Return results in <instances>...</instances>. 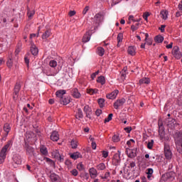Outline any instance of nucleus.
Instances as JSON below:
<instances>
[{
  "instance_id": "a878e982",
  "label": "nucleus",
  "mask_w": 182,
  "mask_h": 182,
  "mask_svg": "<svg viewBox=\"0 0 182 182\" xmlns=\"http://www.w3.org/2000/svg\"><path fill=\"white\" fill-rule=\"evenodd\" d=\"M127 52L131 56H134V55H136V49L134 46H129Z\"/></svg>"
},
{
  "instance_id": "052dcab7",
  "label": "nucleus",
  "mask_w": 182,
  "mask_h": 182,
  "mask_svg": "<svg viewBox=\"0 0 182 182\" xmlns=\"http://www.w3.org/2000/svg\"><path fill=\"white\" fill-rule=\"evenodd\" d=\"M102 113V109H97V110L95 111V114H96V116H97V117L100 116V114H101Z\"/></svg>"
},
{
  "instance_id": "473e14b6",
  "label": "nucleus",
  "mask_w": 182,
  "mask_h": 182,
  "mask_svg": "<svg viewBox=\"0 0 182 182\" xmlns=\"http://www.w3.org/2000/svg\"><path fill=\"white\" fill-rule=\"evenodd\" d=\"M159 134L161 137H164V128L163 127V124L159 125Z\"/></svg>"
},
{
  "instance_id": "58836bf2",
  "label": "nucleus",
  "mask_w": 182,
  "mask_h": 182,
  "mask_svg": "<svg viewBox=\"0 0 182 182\" xmlns=\"http://www.w3.org/2000/svg\"><path fill=\"white\" fill-rule=\"evenodd\" d=\"M0 158L2 159H6V151L1 149L0 152Z\"/></svg>"
},
{
  "instance_id": "ddd939ff",
  "label": "nucleus",
  "mask_w": 182,
  "mask_h": 182,
  "mask_svg": "<svg viewBox=\"0 0 182 182\" xmlns=\"http://www.w3.org/2000/svg\"><path fill=\"white\" fill-rule=\"evenodd\" d=\"M71 95L75 99H79V98H80V96H82V95H80V92H79V90H77V88H73L71 90Z\"/></svg>"
},
{
  "instance_id": "338daca9",
  "label": "nucleus",
  "mask_w": 182,
  "mask_h": 182,
  "mask_svg": "<svg viewBox=\"0 0 182 182\" xmlns=\"http://www.w3.org/2000/svg\"><path fill=\"white\" fill-rule=\"evenodd\" d=\"M34 135L35 134H33V132L27 133V136L28 137V139H31V137H33Z\"/></svg>"
},
{
  "instance_id": "a18cd8bd",
  "label": "nucleus",
  "mask_w": 182,
  "mask_h": 182,
  "mask_svg": "<svg viewBox=\"0 0 182 182\" xmlns=\"http://www.w3.org/2000/svg\"><path fill=\"white\" fill-rule=\"evenodd\" d=\"M113 119V114H109L107 119H105L104 123H109Z\"/></svg>"
},
{
  "instance_id": "cd10ccee",
  "label": "nucleus",
  "mask_w": 182,
  "mask_h": 182,
  "mask_svg": "<svg viewBox=\"0 0 182 182\" xmlns=\"http://www.w3.org/2000/svg\"><path fill=\"white\" fill-rule=\"evenodd\" d=\"M97 54L100 56H103L105 55V48L102 47L97 48Z\"/></svg>"
},
{
  "instance_id": "e2e57ef3",
  "label": "nucleus",
  "mask_w": 182,
  "mask_h": 182,
  "mask_svg": "<svg viewBox=\"0 0 182 182\" xmlns=\"http://www.w3.org/2000/svg\"><path fill=\"white\" fill-rule=\"evenodd\" d=\"M131 29L133 32H134V31H137L139 29V27L134 26V25H132L131 26Z\"/></svg>"
},
{
  "instance_id": "6e6552de",
  "label": "nucleus",
  "mask_w": 182,
  "mask_h": 182,
  "mask_svg": "<svg viewBox=\"0 0 182 182\" xmlns=\"http://www.w3.org/2000/svg\"><path fill=\"white\" fill-rule=\"evenodd\" d=\"M126 103V99L122 98L120 100H117L114 103V107L116 109V110H119V107L121 106H123Z\"/></svg>"
},
{
  "instance_id": "20e7f679",
  "label": "nucleus",
  "mask_w": 182,
  "mask_h": 182,
  "mask_svg": "<svg viewBox=\"0 0 182 182\" xmlns=\"http://www.w3.org/2000/svg\"><path fill=\"white\" fill-rule=\"evenodd\" d=\"M164 154L166 160H171L173 153L171 152V149H170V145L167 144H164Z\"/></svg>"
},
{
  "instance_id": "4be33fe9",
  "label": "nucleus",
  "mask_w": 182,
  "mask_h": 182,
  "mask_svg": "<svg viewBox=\"0 0 182 182\" xmlns=\"http://www.w3.org/2000/svg\"><path fill=\"white\" fill-rule=\"evenodd\" d=\"M76 119L78 120H80V119H83V112L82 111V109L78 108L77 113L75 114Z\"/></svg>"
},
{
  "instance_id": "4d7b16f0",
  "label": "nucleus",
  "mask_w": 182,
  "mask_h": 182,
  "mask_svg": "<svg viewBox=\"0 0 182 182\" xmlns=\"http://www.w3.org/2000/svg\"><path fill=\"white\" fill-rule=\"evenodd\" d=\"M70 173H71V174H72L73 176H75V177H76V176H77V174H78L77 170H76V169L72 170V171H70Z\"/></svg>"
},
{
  "instance_id": "f704fd0d",
  "label": "nucleus",
  "mask_w": 182,
  "mask_h": 182,
  "mask_svg": "<svg viewBox=\"0 0 182 182\" xmlns=\"http://www.w3.org/2000/svg\"><path fill=\"white\" fill-rule=\"evenodd\" d=\"M120 141V136L119 134H114L112 136V141L114 143H119Z\"/></svg>"
},
{
  "instance_id": "dca6fc26",
  "label": "nucleus",
  "mask_w": 182,
  "mask_h": 182,
  "mask_svg": "<svg viewBox=\"0 0 182 182\" xmlns=\"http://www.w3.org/2000/svg\"><path fill=\"white\" fill-rule=\"evenodd\" d=\"M92 36V33L90 32L87 31L82 37V42L84 43H86L87 42H89L90 41V37Z\"/></svg>"
},
{
  "instance_id": "6e6d98bb",
  "label": "nucleus",
  "mask_w": 182,
  "mask_h": 182,
  "mask_svg": "<svg viewBox=\"0 0 182 182\" xmlns=\"http://www.w3.org/2000/svg\"><path fill=\"white\" fill-rule=\"evenodd\" d=\"M134 167H136V162L132 161L129 164V166H128V168H134Z\"/></svg>"
},
{
  "instance_id": "423d86ee",
  "label": "nucleus",
  "mask_w": 182,
  "mask_h": 182,
  "mask_svg": "<svg viewBox=\"0 0 182 182\" xmlns=\"http://www.w3.org/2000/svg\"><path fill=\"white\" fill-rule=\"evenodd\" d=\"M120 161V151H118V153L115 154L112 158V164L113 166H119Z\"/></svg>"
},
{
  "instance_id": "9b49d317",
  "label": "nucleus",
  "mask_w": 182,
  "mask_h": 182,
  "mask_svg": "<svg viewBox=\"0 0 182 182\" xmlns=\"http://www.w3.org/2000/svg\"><path fill=\"white\" fill-rule=\"evenodd\" d=\"M21 90V84L16 83L14 87V99H18V95Z\"/></svg>"
},
{
  "instance_id": "a211bd4d",
  "label": "nucleus",
  "mask_w": 182,
  "mask_h": 182,
  "mask_svg": "<svg viewBox=\"0 0 182 182\" xmlns=\"http://www.w3.org/2000/svg\"><path fill=\"white\" fill-rule=\"evenodd\" d=\"M31 52L32 55H33V56H36V55H38V53H39V50L38 49V47L35 46V44H31Z\"/></svg>"
},
{
  "instance_id": "2f4dec72",
  "label": "nucleus",
  "mask_w": 182,
  "mask_h": 182,
  "mask_svg": "<svg viewBox=\"0 0 182 182\" xmlns=\"http://www.w3.org/2000/svg\"><path fill=\"white\" fill-rule=\"evenodd\" d=\"M170 177H171V173H166L162 175L161 178L164 181H167Z\"/></svg>"
},
{
  "instance_id": "c85d7f7f",
  "label": "nucleus",
  "mask_w": 182,
  "mask_h": 182,
  "mask_svg": "<svg viewBox=\"0 0 182 182\" xmlns=\"http://www.w3.org/2000/svg\"><path fill=\"white\" fill-rule=\"evenodd\" d=\"M50 178L53 182H56L59 179V176L56 173H51L50 175Z\"/></svg>"
},
{
  "instance_id": "774afa93",
  "label": "nucleus",
  "mask_w": 182,
  "mask_h": 182,
  "mask_svg": "<svg viewBox=\"0 0 182 182\" xmlns=\"http://www.w3.org/2000/svg\"><path fill=\"white\" fill-rule=\"evenodd\" d=\"M178 9H179V11H182V0L181 1L178 6Z\"/></svg>"
},
{
  "instance_id": "0eeeda50",
  "label": "nucleus",
  "mask_w": 182,
  "mask_h": 182,
  "mask_svg": "<svg viewBox=\"0 0 182 182\" xmlns=\"http://www.w3.org/2000/svg\"><path fill=\"white\" fill-rule=\"evenodd\" d=\"M172 55H173L176 59H181V52H180L179 48L178 46L173 47L172 50Z\"/></svg>"
},
{
  "instance_id": "4c0bfd02",
  "label": "nucleus",
  "mask_w": 182,
  "mask_h": 182,
  "mask_svg": "<svg viewBox=\"0 0 182 182\" xmlns=\"http://www.w3.org/2000/svg\"><path fill=\"white\" fill-rule=\"evenodd\" d=\"M98 104L101 109L105 107V99H103V98L98 99Z\"/></svg>"
},
{
  "instance_id": "69168bd1",
  "label": "nucleus",
  "mask_w": 182,
  "mask_h": 182,
  "mask_svg": "<svg viewBox=\"0 0 182 182\" xmlns=\"http://www.w3.org/2000/svg\"><path fill=\"white\" fill-rule=\"evenodd\" d=\"M124 130L127 133H130L132 132V127H125Z\"/></svg>"
},
{
  "instance_id": "4468645a",
  "label": "nucleus",
  "mask_w": 182,
  "mask_h": 182,
  "mask_svg": "<svg viewBox=\"0 0 182 182\" xmlns=\"http://www.w3.org/2000/svg\"><path fill=\"white\" fill-rule=\"evenodd\" d=\"M127 154L129 159H134L136 156H137V154L136 153V150L134 149H128L127 151Z\"/></svg>"
},
{
  "instance_id": "6ab92c4d",
  "label": "nucleus",
  "mask_w": 182,
  "mask_h": 182,
  "mask_svg": "<svg viewBox=\"0 0 182 182\" xmlns=\"http://www.w3.org/2000/svg\"><path fill=\"white\" fill-rule=\"evenodd\" d=\"M89 171L91 178H96L97 177V171L95 168H90Z\"/></svg>"
},
{
  "instance_id": "aec40b11",
  "label": "nucleus",
  "mask_w": 182,
  "mask_h": 182,
  "mask_svg": "<svg viewBox=\"0 0 182 182\" xmlns=\"http://www.w3.org/2000/svg\"><path fill=\"white\" fill-rule=\"evenodd\" d=\"M82 154L77 151L70 154V158L73 159V160H77V159H82Z\"/></svg>"
},
{
  "instance_id": "72a5a7b5",
  "label": "nucleus",
  "mask_w": 182,
  "mask_h": 182,
  "mask_svg": "<svg viewBox=\"0 0 182 182\" xmlns=\"http://www.w3.org/2000/svg\"><path fill=\"white\" fill-rule=\"evenodd\" d=\"M50 36V30H47L45 33L42 35V39H48Z\"/></svg>"
},
{
  "instance_id": "603ef678",
  "label": "nucleus",
  "mask_w": 182,
  "mask_h": 182,
  "mask_svg": "<svg viewBox=\"0 0 182 182\" xmlns=\"http://www.w3.org/2000/svg\"><path fill=\"white\" fill-rule=\"evenodd\" d=\"M149 16H150V13H149V11L145 12L143 15V18L145 21H147Z\"/></svg>"
},
{
  "instance_id": "37998d69",
  "label": "nucleus",
  "mask_w": 182,
  "mask_h": 182,
  "mask_svg": "<svg viewBox=\"0 0 182 182\" xmlns=\"http://www.w3.org/2000/svg\"><path fill=\"white\" fill-rule=\"evenodd\" d=\"M6 65H7L8 68H12V66H14V61H12V58H9L7 60Z\"/></svg>"
},
{
  "instance_id": "79ce46f5",
  "label": "nucleus",
  "mask_w": 182,
  "mask_h": 182,
  "mask_svg": "<svg viewBox=\"0 0 182 182\" xmlns=\"http://www.w3.org/2000/svg\"><path fill=\"white\" fill-rule=\"evenodd\" d=\"M87 90V93H89L90 95H95V93H97V92H99L97 89H89Z\"/></svg>"
},
{
  "instance_id": "7c9ffc66",
  "label": "nucleus",
  "mask_w": 182,
  "mask_h": 182,
  "mask_svg": "<svg viewBox=\"0 0 182 182\" xmlns=\"http://www.w3.org/2000/svg\"><path fill=\"white\" fill-rule=\"evenodd\" d=\"M44 160L46 161V163H48L51 167H55V161H53V160L48 157H45Z\"/></svg>"
},
{
  "instance_id": "e433bc0d",
  "label": "nucleus",
  "mask_w": 182,
  "mask_h": 182,
  "mask_svg": "<svg viewBox=\"0 0 182 182\" xmlns=\"http://www.w3.org/2000/svg\"><path fill=\"white\" fill-rule=\"evenodd\" d=\"M153 146H154V140L151 139L150 141H148L147 149L151 150L153 149Z\"/></svg>"
},
{
  "instance_id": "f257e3e1",
  "label": "nucleus",
  "mask_w": 182,
  "mask_h": 182,
  "mask_svg": "<svg viewBox=\"0 0 182 182\" xmlns=\"http://www.w3.org/2000/svg\"><path fill=\"white\" fill-rule=\"evenodd\" d=\"M55 95L60 105H63L64 106H66V105H69V103H70V97L63 95H66V90H58L55 92Z\"/></svg>"
},
{
  "instance_id": "2eb2a0df",
  "label": "nucleus",
  "mask_w": 182,
  "mask_h": 182,
  "mask_svg": "<svg viewBox=\"0 0 182 182\" xmlns=\"http://www.w3.org/2000/svg\"><path fill=\"white\" fill-rule=\"evenodd\" d=\"M50 140L52 141H58L59 140V134L56 131H53L50 135Z\"/></svg>"
},
{
  "instance_id": "1a4fd4ad",
  "label": "nucleus",
  "mask_w": 182,
  "mask_h": 182,
  "mask_svg": "<svg viewBox=\"0 0 182 182\" xmlns=\"http://www.w3.org/2000/svg\"><path fill=\"white\" fill-rule=\"evenodd\" d=\"M24 149L26 151V154H28V156L33 155V151H34L33 147L29 146V144L26 142L24 145Z\"/></svg>"
},
{
  "instance_id": "c03bdc74",
  "label": "nucleus",
  "mask_w": 182,
  "mask_h": 182,
  "mask_svg": "<svg viewBox=\"0 0 182 182\" xmlns=\"http://www.w3.org/2000/svg\"><path fill=\"white\" fill-rule=\"evenodd\" d=\"M71 147L72 149H77V141H75V139L71 141Z\"/></svg>"
},
{
  "instance_id": "bf43d9fd",
  "label": "nucleus",
  "mask_w": 182,
  "mask_h": 182,
  "mask_svg": "<svg viewBox=\"0 0 182 182\" xmlns=\"http://www.w3.org/2000/svg\"><path fill=\"white\" fill-rule=\"evenodd\" d=\"M87 11H89V6H85L82 11V14L86 15V14H87Z\"/></svg>"
},
{
  "instance_id": "3c124183",
  "label": "nucleus",
  "mask_w": 182,
  "mask_h": 182,
  "mask_svg": "<svg viewBox=\"0 0 182 182\" xmlns=\"http://www.w3.org/2000/svg\"><path fill=\"white\" fill-rule=\"evenodd\" d=\"M110 177V172H106L104 176H102V180H107Z\"/></svg>"
},
{
  "instance_id": "8fccbe9b",
  "label": "nucleus",
  "mask_w": 182,
  "mask_h": 182,
  "mask_svg": "<svg viewBox=\"0 0 182 182\" xmlns=\"http://www.w3.org/2000/svg\"><path fill=\"white\" fill-rule=\"evenodd\" d=\"M77 170H79L80 171H82V170H85V166H83L82 164H79L77 166Z\"/></svg>"
},
{
  "instance_id": "f03ea898",
  "label": "nucleus",
  "mask_w": 182,
  "mask_h": 182,
  "mask_svg": "<svg viewBox=\"0 0 182 182\" xmlns=\"http://www.w3.org/2000/svg\"><path fill=\"white\" fill-rule=\"evenodd\" d=\"M175 144L177 148V151L182 154V132L177 131L173 135Z\"/></svg>"
},
{
  "instance_id": "5fc2aeb1",
  "label": "nucleus",
  "mask_w": 182,
  "mask_h": 182,
  "mask_svg": "<svg viewBox=\"0 0 182 182\" xmlns=\"http://www.w3.org/2000/svg\"><path fill=\"white\" fill-rule=\"evenodd\" d=\"M109 156V152L107 151H102V157H104V159H107Z\"/></svg>"
},
{
  "instance_id": "680f3d73",
  "label": "nucleus",
  "mask_w": 182,
  "mask_h": 182,
  "mask_svg": "<svg viewBox=\"0 0 182 182\" xmlns=\"http://www.w3.org/2000/svg\"><path fill=\"white\" fill-rule=\"evenodd\" d=\"M69 16H75L76 15L75 11H70L68 14Z\"/></svg>"
},
{
  "instance_id": "7ed1b4c3",
  "label": "nucleus",
  "mask_w": 182,
  "mask_h": 182,
  "mask_svg": "<svg viewBox=\"0 0 182 182\" xmlns=\"http://www.w3.org/2000/svg\"><path fill=\"white\" fill-rule=\"evenodd\" d=\"M104 18H105V16H103V14H102L101 12L97 13L94 16V18H92L93 25H95V26H99L102 21H103Z\"/></svg>"
},
{
  "instance_id": "5701e85b",
  "label": "nucleus",
  "mask_w": 182,
  "mask_h": 182,
  "mask_svg": "<svg viewBox=\"0 0 182 182\" xmlns=\"http://www.w3.org/2000/svg\"><path fill=\"white\" fill-rule=\"evenodd\" d=\"M139 85H149L150 83V78L149 77H143L139 80Z\"/></svg>"
},
{
  "instance_id": "0e129e2a",
  "label": "nucleus",
  "mask_w": 182,
  "mask_h": 182,
  "mask_svg": "<svg viewBox=\"0 0 182 182\" xmlns=\"http://www.w3.org/2000/svg\"><path fill=\"white\" fill-rule=\"evenodd\" d=\"M166 28V25H161V28H159V31H161V32L163 33H164V31H165V28Z\"/></svg>"
},
{
  "instance_id": "ea45409f",
  "label": "nucleus",
  "mask_w": 182,
  "mask_h": 182,
  "mask_svg": "<svg viewBox=\"0 0 182 182\" xmlns=\"http://www.w3.org/2000/svg\"><path fill=\"white\" fill-rule=\"evenodd\" d=\"M105 168H106V165H105V164L103 163H101L97 166V170L102 171V170H105Z\"/></svg>"
},
{
  "instance_id": "a19ab883",
  "label": "nucleus",
  "mask_w": 182,
  "mask_h": 182,
  "mask_svg": "<svg viewBox=\"0 0 182 182\" xmlns=\"http://www.w3.org/2000/svg\"><path fill=\"white\" fill-rule=\"evenodd\" d=\"M50 68H56L58 66V62L55 60H51L49 63Z\"/></svg>"
},
{
  "instance_id": "bb28decb",
  "label": "nucleus",
  "mask_w": 182,
  "mask_h": 182,
  "mask_svg": "<svg viewBox=\"0 0 182 182\" xmlns=\"http://www.w3.org/2000/svg\"><path fill=\"white\" fill-rule=\"evenodd\" d=\"M4 130L6 132V137H8V134H9V132H11V127L9 124H5L4 126Z\"/></svg>"
},
{
  "instance_id": "49530a36",
  "label": "nucleus",
  "mask_w": 182,
  "mask_h": 182,
  "mask_svg": "<svg viewBox=\"0 0 182 182\" xmlns=\"http://www.w3.org/2000/svg\"><path fill=\"white\" fill-rule=\"evenodd\" d=\"M123 41V34L122 33H119L117 36V42L118 43H120Z\"/></svg>"
},
{
  "instance_id": "de8ad7c7",
  "label": "nucleus",
  "mask_w": 182,
  "mask_h": 182,
  "mask_svg": "<svg viewBox=\"0 0 182 182\" xmlns=\"http://www.w3.org/2000/svg\"><path fill=\"white\" fill-rule=\"evenodd\" d=\"M41 153L43 154L44 156H46L48 154V149L46 148H41L40 149Z\"/></svg>"
},
{
  "instance_id": "09e8293b",
  "label": "nucleus",
  "mask_w": 182,
  "mask_h": 182,
  "mask_svg": "<svg viewBox=\"0 0 182 182\" xmlns=\"http://www.w3.org/2000/svg\"><path fill=\"white\" fill-rule=\"evenodd\" d=\"M153 173H154L153 168H149L146 169V174L148 176H152Z\"/></svg>"
},
{
  "instance_id": "9d476101",
  "label": "nucleus",
  "mask_w": 182,
  "mask_h": 182,
  "mask_svg": "<svg viewBox=\"0 0 182 182\" xmlns=\"http://www.w3.org/2000/svg\"><path fill=\"white\" fill-rule=\"evenodd\" d=\"M84 112L86 114L87 119H92V108L89 105H85L84 107Z\"/></svg>"
},
{
  "instance_id": "13d9d810",
  "label": "nucleus",
  "mask_w": 182,
  "mask_h": 182,
  "mask_svg": "<svg viewBox=\"0 0 182 182\" xmlns=\"http://www.w3.org/2000/svg\"><path fill=\"white\" fill-rule=\"evenodd\" d=\"M97 75H99V71H96L95 73L91 75V78L92 79V80H95V77H96Z\"/></svg>"
},
{
  "instance_id": "f8f14e48",
  "label": "nucleus",
  "mask_w": 182,
  "mask_h": 182,
  "mask_svg": "<svg viewBox=\"0 0 182 182\" xmlns=\"http://www.w3.org/2000/svg\"><path fill=\"white\" fill-rule=\"evenodd\" d=\"M117 95H119V91L117 90H115L112 91L111 93L107 94L106 95V97H107V99L113 100V99H116V97H117Z\"/></svg>"
},
{
  "instance_id": "864d4df0",
  "label": "nucleus",
  "mask_w": 182,
  "mask_h": 182,
  "mask_svg": "<svg viewBox=\"0 0 182 182\" xmlns=\"http://www.w3.org/2000/svg\"><path fill=\"white\" fill-rule=\"evenodd\" d=\"M28 55L26 54L24 57L25 63L27 65V66H29V58H28Z\"/></svg>"
},
{
  "instance_id": "c756f323",
  "label": "nucleus",
  "mask_w": 182,
  "mask_h": 182,
  "mask_svg": "<svg viewBox=\"0 0 182 182\" xmlns=\"http://www.w3.org/2000/svg\"><path fill=\"white\" fill-rule=\"evenodd\" d=\"M12 145V140H9L7 144L1 149L2 150H4V151H8V149L9 147H11Z\"/></svg>"
},
{
  "instance_id": "f3484780",
  "label": "nucleus",
  "mask_w": 182,
  "mask_h": 182,
  "mask_svg": "<svg viewBox=\"0 0 182 182\" xmlns=\"http://www.w3.org/2000/svg\"><path fill=\"white\" fill-rule=\"evenodd\" d=\"M13 163H14V164H21L22 163V159H21V156L14 155Z\"/></svg>"
},
{
  "instance_id": "393cba45",
  "label": "nucleus",
  "mask_w": 182,
  "mask_h": 182,
  "mask_svg": "<svg viewBox=\"0 0 182 182\" xmlns=\"http://www.w3.org/2000/svg\"><path fill=\"white\" fill-rule=\"evenodd\" d=\"M154 41L156 43H163V41H164V37L161 35L156 36L154 38Z\"/></svg>"
},
{
  "instance_id": "412c9836",
  "label": "nucleus",
  "mask_w": 182,
  "mask_h": 182,
  "mask_svg": "<svg viewBox=\"0 0 182 182\" xmlns=\"http://www.w3.org/2000/svg\"><path fill=\"white\" fill-rule=\"evenodd\" d=\"M141 35H145L144 41H146V44L149 45V46L152 45L153 40L151 38H149V33H141Z\"/></svg>"
},
{
  "instance_id": "b1692460",
  "label": "nucleus",
  "mask_w": 182,
  "mask_h": 182,
  "mask_svg": "<svg viewBox=\"0 0 182 182\" xmlns=\"http://www.w3.org/2000/svg\"><path fill=\"white\" fill-rule=\"evenodd\" d=\"M160 15H161V18H162V19H164V21H166L168 17V11L167 10H162L161 11Z\"/></svg>"
},
{
  "instance_id": "c9c22d12",
  "label": "nucleus",
  "mask_w": 182,
  "mask_h": 182,
  "mask_svg": "<svg viewBox=\"0 0 182 182\" xmlns=\"http://www.w3.org/2000/svg\"><path fill=\"white\" fill-rule=\"evenodd\" d=\"M97 83H100L101 85H105L106 83V80H105L104 76H100L97 80Z\"/></svg>"
},
{
  "instance_id": "39448f33",
  "label": "nucleus",
  "mask_w": 182,
  "mask_h": 182,
  "mask_svg": "<svg viewBox=\"0 0 182 182\" xmlns=\"http://www.w3.org/2000/svg\"><path fill=\"white\" fill-rule=\"evenodd\" d=\"M52 156L54 159H56V160H58L60 163H63V161L65 160L63 155L60 154L58 149H55L52 152Z\"/></svg>"
}]
</instances>
